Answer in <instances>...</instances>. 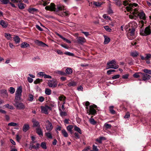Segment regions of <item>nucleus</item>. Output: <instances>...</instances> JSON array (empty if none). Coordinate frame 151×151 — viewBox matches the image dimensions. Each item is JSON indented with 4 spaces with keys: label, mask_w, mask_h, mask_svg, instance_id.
<instances>
[{
    "label": "nucleus",
    "mask_w": 151,
    "mask_h": 151,
    "mask_svg": "<svg viewBox=\"0 0 151 151\" xmlns=\"http://www.w3.org/2000/svg\"><path fill=\"white\" fill-rule=\"evenodd\" d=\"M38 45L41 46L43 47H45V46L47 45L45 43H43L41 41H38Z\"/></svg>",
    "instance_id": "49530a36"
},
{
    "label": "nucleus",
    "mask_w": 151,
    "mask_h": 151,
    "mask_svg": "<svg viewBox=\"0 0 151 151\" xmlns=\"http://www.w3.org/2000/svg\"><path fill=\"white\" fill-rule=\"evenodd\" d=\"M29 46V44L26 42H23L21 45V47L22 48H25Z\"/></svg>",
    "instance_id": "bb28decb"
},
{
    "label": "nucleus",
    "mask_w": 151,
    "mask_h": 151,
    "mask_svg": "<svg viewBox=\"0 0 151 151\" xmlns=\"http://www.w3.org/2000/svg\"><path fill=\"white\" fill-rule=\"evenodd\" d=\"M22 87L20 86L17 88L15 94L22 95Z\"/></svg>",
    "instance_id": "412c9836"
},
{
    "label": "nucleus",
    "mask_w": 151,
    "mask_h": 151,
    "mask_svg": "<svg viewBox=\"0 0 151 151\" xmlns=\"http://www.w3.org/2000/svg\"><path fill=\"white\" fill-rule=\"evenodd\" d=\"M137 25H135L132 27L129 28L127 32V36L129 39L132 40L135 37V29L136 28Z\"/></svg>",
    "instance_id": "20e7f679"
},
{
    "label": "nucleus",
    "mask_w": 151,
    "mask_h": 151,
    "mask_svg": "<svg viewBox=\"0 0 151 151\" xmlns=\"http://www.w3.org/2000/svg\"><path fill=\"white\" fill-rule=\"evenodd\" d=\"M65 72L66 74L67 75H72L73 72V71L71 68H67L66 69Z\"/></svg>",
    "instance_id": "6ab92c4d"
},
{
    "label": "nucleus",
    "mask_w": 151,
    "mask_h": 151,
    "mask_svg": "<svg viewBox=\"0 0 151 151\" xmlns=\"http://www.w3.org/2000/svg\"><path fill=\"white\" fill-rule=\"evenodd\" d=\"M130 0H125L123 2V4L124 5H127V4H129V6H127L126 7V9H127V7H132L133 9H135L134 8V7H136L138 5L136 3H133V4H129V3L130 2ZM129 12H130L131 13H132L131 11H129Z\"/></svg>",
    "instance_id": "0eeeda50"
},
{
    "label": "nucleus",
    "mask_w": 151,
    "mask_h": 151,
    "mask_svg": "<svg viewBox=\"0 0 151 151\" xmlns=\"http://www.w3.org/2000/svg\"><path fill=\"white\" fill-rule=\"evenodd\" d=\"M50 3V0H40V4L45 6Z\"/></svg>",
    "instance_id": "a211bd4d"
},
{
    "label": "nucleus",
    "mask_w": 151,
    "mask_h": 151,
    "mask_svg": "<svg viewBox=\"0 0 151 151\" xmlns=\"http://www.w3.org/2000/svg\"><path fill=\"white\" fill-rule=\"evenodd\" d=\"M45 136L48 138L51 139L52 137L51 134L50 132H47L45 134Z\"/></svg>",
    "instance_id": "ea45409f"
},
{
    "label": "nucleus",
    "mask_w": 151,
    "mask_h": 151,
    "mask_svg": "<svg viewBox=\"0 0 151 151\" xmlns=\"http://www.w3.org/2000/svg\"><path fill=\"white\" fill-rule=\"evenodd\" d=\"M0 24L4 28H6L8 26V22L3 20H1L0 21Z\"/></svg>",
    "instance_id": "4468645a"
},
{
    "label": "nucleus",
    "mask_w": 151,
    "mask_h": 151,
    "mask_svg": "<svg viewBox=\"0 0 151 151\" xmlns=\"http://www.w3.org/2000/svg\"><path fill=\"white\" fill-rule=\"evenodd\" d=\"M41 146L43 149H46L47 148L46 143L44 142H42L41 143Z\"/></svg>",
    "instance_id": "a18cd8bd"
},
{
    "label": "nucleus",
    "mask_w": 151,
    "mask_h": 151,
    "mask_svg": "<svg viewBox=\"0 0 151 151\" xmlns=\"http://www.w3.org/2000/svg\"><path fill=\"white\" fill-rule=\"evenodd\" d=\"M138 53L135 51H133L131 53V55L133 57H136L138 55Z\"/></svg>",
    "instance_id": "c756f323"
},
{
    "label": "nucleus",
    "mask_w": 151,
    "mask_h": 151,
    "mask_svg": "<svg viewBox=\"0 0 151 151\" xmlns=\"http://www.w3.org/2000/svg\"><path fill=\"white\" fill-rule=\"evenodd\" d=\"M44 98L42 96H40L39 97L38 99V101L40 102H42L44 100Z\"/></svg>",
    "instance_id": "4d7b16f0"
},
{
    "label": "nucleus",
    "mask_w": 151,
    "mask_h": 151,
    "mask_svg": "<svg viewBox=\"0 0 151 151\" xmlns=\"http://www.w3.org/2000/svg\"><path fill=\"white\" fill-rule=\"evenodd\" d=\"M93 4H94L96 6H101L102 4L103 3L101 2H93Z\"/></svg>",
    "instance_id": "58836bf2"
},
{
    "label": "nucleus",
    "mask_w": 151,
    "mask_h": 151,
    "mask_svg": "<svg viewBox=\"0 0 151 151\" xmlns=\"http://www.w3.org/2000/svg\"><path fill=\"white\" fill-rule=\"evenodd\" d=\"M24 5H25L22 3H20L18 4V6L19 9H23L24 8Z\"/></svg>",
    "instance_id": "473e14b6"
},
{
    "label": "nucleus",
    "mask_w": 151,
    "mask_h": 151,
    "mask_svg": "<svg viewBox=\"0 0 151 151\" xmlns=\"http://www.w3.org/2000/svg\"><path fill=\"white\" fill-rule=\"evenodd\" d=\"M119 65L116 64V63L114 60H112L108 62L107 64L106 69L110 68L116 69L118 68Z\"/></svg>",
    "instance_id": "423d86ee"
},
{
    "label": "nucleus",
    "mask_w": 151,
    "mask_h": 151,
    "mask_svg": "<svg viewBox=\"0 0 151 151\" xmlns=\"http://www.w3.org/2000/svg\"><path fill=\"white\" fill-rule=\"evenodd\" d=\"M151 33V30L150 29V27L148 26L146 27L145 29V31L143 32H140V34L143 36H146L149 35Z\"/></svg>",
    "instance_id": "6e6552de"
},
{
    "label": "nucleus",
    "mask_w": 151,
    "mask_h": 151,
    "mask_svg": "<svg viewBox=\"0 0 151 151\" xmlns=\"http://www.w3.org/2000/svg\"><path fill=\"white\" fill-rule=\"evenodd\" d=\"M33 123V127L34 128L38 126V122L35 119H33L32 120Z\"/></svg>",
    "instance_id": "393cba45"
},
{
    "label": "nucleus",
    "mask_w": 151,
    "mask_h": 151,
    "mask_svg": "<svg viewBox=\"0 0 151 151\" xmlns=\"http://www.w3.org/2000/svg\"><path fill=\"white\" fill-rule=\"evenodd\" d=\"M5 37L8 40H10L12 39L11 35L9 33H5Z\"/></svg>",
    "instance_id": "2f4dec72"
},
{
    "label": "nucleus",
    "mask_w": 151,
    "mask_h": 151,
    "mask_svg": "<svg viewBox=\"0 0 151 151\" xmlns=\"http://www.w3.org/2000/svg\"><path fill=\"white\" fill-rule=\"evenodd\" d=\"M28 81L29 83H31L32 82L33 80L32 78L29 77H28Z\"/></svg>",
    "instance_id": "0e129e2a"
},
{
    "label": "nucleus",
    "mask_w": 151,
    "mask_h": 151,
    "mask_svg": "<svg viewBox=\"0 0 151 151\" xmlns=\"http://www.w3.org/2000/svg\"><path fill=\"white\" fill-rule=\"evenodd\" d=\"M14 105L16 108L19 109H23L25 108V106L22 103H19L17 101H14Z\"/></svg>",
    "instance_id": "9d476101"
},
{
    "label": "nucleus",
    "mask_w": 151,
    "mask_h": 151,
    "mask_svg": "<svg viewBox=\"0 0 151 151\" xmlns=\"http://www.w3.org/2000/svg\"><path fill=\"white\" fill-rule=\"evenodd\" d=\"M33 96L32 94H29V95L28 100L29 101H32L33 100Z\"/></svg>",
    "instance_id": "09e8293b"
},
{
    "label": "nucleus",
    "mask_w": 151,
    "mask_h": 151,
    "mask_svg": "<svg viewBox=\"0 0 151 151\" xmlns=\"http://www.w3.org/2000/svg\"><path fill=\"white\" fill-rule=\"evenodd\" d=\"M143 72L149 74L151 75V70L148 69H144L143 70Z\"/></svg>",
    "instance_id": "5fc2aeb1"
},
{
    "label": "nucleus",
    "mask_w": 151,
    "mask_h": 151,
    "mask_svg": "<svg viewBox=\"0 0 151 151\" xmlns=\"http://www.w3.org/2000/svg\"><path fill=\"white\" fill-rule=\"evenodd\" d=\"M48 84L49 87L55 88L57 86V82L55 79H53L52 80L49 81Z\"/></svg>",
    "instance_id": "1a4fd4ad"
},
{
    "label": "nucleus",
    "mask_w": 151,
    "mask_h": 151,
    "mask_svg": "<svg viewBox=\"0 0 151 151\" xmlns=\"http://www.w3.org/2000/svg\"><path fill=\"white\" fill-rule=\"evenodd\" d=\"M38 135L41 137L43 136V132L41 129L38 127Z\"/></svg>",
    "instance_id": "8fccbe9b"
},
{
    "label": "nucleus",
    "mask_w": 151,
    "mask_h": 151,
    "mask_svg": "<svg viewBox=\"0 0 151 151\" xmlns=\"http://www.w3.org/2000/svg\"><path fill=\"white\" fill-rule=\"evenodd\" d=\"M13 39L16 44L20 42V38L18 36H15L13 38Z\"/></svg>",
    "instance_id": "b1692460"
},
{
    "label": "nucleus",
    "mask_w": 151,
    "mask_h": 151,
    "mask_svg": "<svg viewBox=\"0 0 151 151\" xmlns=\"http://www.w3.org/2000/svg\"><path fill=\"white\" fill-rule=\"evenodd\" d=\"M74 130L77 131L79 133L81 134L82 132L80 129L76 126H74Z\"/></svg>",
    "instance_id": "c9c22d12"
},
{
    "label": "nucleus",
    "mask_w": 151,
    "mask_h": 151,
    "mask_svg": "<svg viewBox=\"0 0 151 151\" xmlns=\"http://www.w3.org/2000/svg\"><path fill=\"white\" fill-rule=\"evenodd\" d=\"M52 126L51 123L48 121L46 122V128L47 130L51 131L52 129Z\"/></svg>",
    "instance_id": "f8f14e48"
},
{
    "label": "nucleus",
    "mask_w": 151,
    "mask_h": 151,
    "mask_svg": "<svg viewBox=\"0 0 151 151\" xmlns=\"http://www.w3.org/2000/svg\"><path fill=\"white\" fill-rule=\"evenodd\" d=\"M73 126L72 125H69L67 127V129L70 132H71L72 129L73 128Z\"/></svg>",
    "instance_id": "3c124183"
},
{
    "label": "nucleus",
    "mask_w": 151,
    "mask_h": 151,
    "mask_svg": "<svg viewBox=\"0 0 151 151\" xmlns=\"http://www.w3.org/2000/svg\"><path fill=\"white\" fill-rule=\"evenodd\" d=\"M30 128L28 124H24L22 128V130L24 132H27Z\"/></svg>",
    "instance_id": "dca6fc26"
},
{
    "label": "nucleus",
    "mask_w": 151,
    "mask_h": 151,
    "mask_svg": "<svg viewBox=\"0 0 151 151\" xmlns=\"http://www.w3.org/2000/svg\"><path fill=\"white\" fill-rule=\"evenodd\" d=\"M57 74L63 75H64L65 73L63 71H57L56 72Z\"/></svg>",
    "instance_id": "de8ad7c7"
},
{
    "label": "nucleus",
    "mask_w": 151,
    "mask_h": 151,
    "mask_svg": "<svg viewBox=\"0 0 151 151\" xmlns=\"http://www.w3.org/2000/svg\"><path fill=\"white\" fill-rule=\"evenodd\" d=\"M45 9L47 10L54 11L56 13L61 16H68L69 15V12L66 11L65 7L60 4L57 5L56 8L53 3H52L49 6H47L45 7Z\"/></svg>",
    "instance_id": "f257e3e1"
},
{
    "label": "nucleus",
    "mask_w": 151,
    "mask_h": 151,
    "mask_svg": "<svg viewBox=\"0 0 151 151\" xmlns=\"http://www.w3.org/2000/svg\"><path fill=\"white\" fill-rule=\"evenodd\" d=\"M104 138L103 137H101L99 139H97V141L99 143H101V140L103 139Z\"/></svg>",
    "instance_id": "69168bd1"
},
{
    "label": "nucleus",
    "mask_w": 151,
    "mask_h": 151,
    "mask_svg": "<svg viewBox=\"0 0 151 151\" xmlns=\"http://www.w3.org/2000/svg\"><path fill=\"white\" fill-rule=\"evenodd\" d=\"M93 116H91V118L90 119V121L91 123L93 124H96V122L92 118Z\"/></svg>",
    "instance_id": "603ef678"
},
{
    "label": "nucleus",
    "mask_w": 151,
    "mask_h": 151,
    "mask_svg": "<svg viewBox=\"0 0 151 151\" xmlns=\"http://www.w3.org/2000/svg\"><path fill=\"white\" fill-rule=\"evenodd\" d=\"M111 126L110 124H109L107 123H105L104 126V128L105 129H110L111 128Z\"/></svg>",
    "instance_id": "f704fd0d"
},
{
    "label": "nucleus",
    "mask_w": 151,
    "mask_h": 151,
    "mask_svg": "<svg viewBox=\"0 0 151 151\" xmlns=\"http://www.w3.org/2000/svg\"><path fill=\"white\" fill-rule=\"evenodd\" d=\"M129 113H127L124 116V118H128L129 117Z\"/></svg>",
    "instance_id": "338daca9"
},
{
    "label": "nucleus",
    "mask_w": 151,
    "mask_h": 151,
    "mask_svg": "<svg viewBox=\"0 0 151 151\" xmlns=\"http://www.w3.org/2000/svg\"><path fill=\"white\" fill-rule=\"evenodd\" d=\"M137 25V24L134 22L130 23L128 25H126L125 26V29L127 31V29L129 28H132V27H133L134 25Z\"/></svg>",
    "instance_id": "ddd939ff"
},
{
    "label": "nucleus",
    "mask_w": 151,
    "mask_h": 151,
    "mask_svg": "<svg viewBox=\"0 0 151 151\" xmlns=\"http://www.w3.org/2000/svg\"><path fill=\"white\" fill-rule=\"evenodd\" d=\"M134 78H139V77H142V80L144 81H146L148 80L150 78L151 76H134Z\"/></svg>",
    "instance_id": "aec40b11"
},
{
    "label": "nucleus",
    "mask_w": 151,
    "mask_h": 151,
    "mask_svg": "<svg viewBox=\"0 0 151 151\" xmlns=\"http://www.w3.org/2000/svg\"><path fill=\"white\" fill-rule=\"evenodd\" d=\"M4 106L5 107L10 109H14V107L12 106L11 105H9L8 104H5L4 105Z\"/></svg>",
    "instance_id": "79ce46f5"
},
{
    "label": "nucleus",
    "mask_w": 151,
    "mask_h": 151,
    "mask_svg": "<svg viewBox=\"0 0 151 151\" xmlns=\"http://www.w3.org/2000/svg\"><path fill=\"white\" fill-rule=\"evenodd\" d=\"M0 94L1 95V96H3L4 97L6 98L8 96V94L7 91L5 89H3L1 90Z\"/></svg>",
    "instance_id": "2eb2a0df"
},
{
    "label": "nucleus",
    "mask_w": 151,
    "mask_h": 151,
    "mask_svg": "<svg viewBox=\"0 0 151 151\" xmlns=\"http://www.w3.org/2000/svg\"><path fill=\"white\" fill-rule=\"evenodd\" d=\"M37 11V9L34 8H29L28 9V11L30 13L33 14L35 12Z\"/></svg>",
    "instance_id": "cd10ccee"
},
{
    "label": "nucleus",
    "mask_w": 151,
    "mask_h": 151,
    "mask_svg": "<svg viewBox=\"0 0 151 151\" xmlns=\"http://www.w3.org/2000/svg\"><path fill=\"white\" fill-rule=\"evenodd\" d=\"M45 93L47 95H50L51 94V90L47 88H46L45 91Z\"/></svg>",
    "instance_id": "72a5a7b5"
},
{
    "label": "nucleus",
    "mask_w": 151,
    "mask_h": 151,
    "mask_svg": "<svg viewBox=\"0 0 151 151\" xmlns=\"http://www.w3.org/2000/svg\"><path fill=\"white\" fill-rule=\"evenodd\" d=\"M127 9L129 11H131L132 13L135 17L138 16L139 18L143 20L146 19L145 13L142 12H139L137 8L133 9L132 7H127Z\"/></svg>",
    "instance_id": "f03ea898"
},
{
    "label": "nucleus",
    "mask_w": 151,
    "mask_h": 151,
    "mask_svg": "<svg viewBox=\"0 0 151 151\" xmlns=\"http://www.w3.org/2000/svg\"><path fill=\"white\" fill-rule=\"evenodd\" d=\"M90 104V103L88 101H86L85 103V106H86V109L89 115L91 114L95 115L96 114V109L97 108V106L93 104L88 106Z\"/></svg>",
    "instance_id": "7ed1b4c3"
},
{
    "label": "nucleus",
    "mask_w": 151,
    "mask_h": 151,
    "mask_svg": "<svg viewBox=\"0 0 151 151\" xmlns=\"http://www.w3.org/2000/svg\"><path fill=\"white\" fill-rule=\"evenodd\" d=\"M103 17L106 20H109L110 17L108 16H107L106 14H104L103 16Z\"/></svg>",
    "instance_id": "680f3d73"
},
{
    "label": "nucleus",
    "mask_w": 151,
    "mask_h": 151,
    "mask_svg": "<svg viewBox=\"0 0 151 151\" xmlns=\"http://www.w3.org/2000/svg\"><path fill=\"white\" fill-rule=\"evenodd\" d=\"M61 132L62 134L65 137H67L68 134L67 132L64 129L61 130Z\"/></svg>",
    "instance_id": "a878e982"
},
{
    "label": "nucleus",
    "mask_w": 151,
    "mask_h": 151,
    "mask_svg": "<svg viewBox=\"0 0 151 151\" xmlns=\"http://www.w3.org/2000/svg\"><path fill=\"white\" fill-rule=\"evenodd\" d=\"M113 106H111L109 107V110L111 113L112 114H114L115 113V111L113 109Z\"/></svg>",
    "instance_id": "c03bdc74"
},
{
    "label": "nucleus",
    "mask_w": 151,
    "mask_h": 151,
    "mask_svg": "<svg viewBox=\"0 0 151 151\" xmlns=\"http://www.w3.org/2000/svg\"><path fill=\"white\" fill-rule=\"evenodd\" d=\"M9 91L11 94H13L15 92V89L14 88L11 87L10 88Z\"/></svg>",
    "instance_id": "a19ab883"
},
{
    "label": "nucleus",
    "mask_w": 151,
    "mask_h": 151,
    "mask_svg": "<svg viewBox=\"0 0 151 151\" xmlns=\"http://www.w3.org/2000/svg\"><path fill=\"white\" fill-rule=\"evenodd\" d=\"M78 42L80 43L85 42H86V39L83 37H80L78 38Z\"/></svg>",
    "instance_id": "4be33fe9"
},
{
    "label": "nucleus",
    "mask_w": 151,
    "mask_h": 151,
    "mask_svg": "<svg viewBox=\"0 0 151 151\" xmlns=\"http://www.w3.org/2000/svg\"><path fill=\"white\" fill-rule=\"evenodd\" d=\"M49 109V107L48 106L45 107L41 106V109L42 112L45 114H47L48 113V111Z\"/></svg>",
    "instance_id": "f3484780"
},
{
    "label": "nucleus",
    "mask_w": 151,
    "mask_h": 151,
    "mask_svg": "<svg viewBox=\"0 0 151 151\" xmlns=\"http://www.w3.org/2000/svg\"><path fill=\"white\" fill-rule=\"evenodd\" d=\"M104 44H106L110 42V39L109 37L106 36L104 35Z\"/></svg>",
    "instance_id": "5701e85b"
},
{
    "label": "nucleus",
    "mask_w": 151,
    "mask_h": 151,
    "mask_svg": "<svg viewBox=\"0 0 151 151\" xmlns=\"http://www.w3.org/2000/svg\"><path fill=\"white\" fill-rule=\"evenodd\" d=\"M76 83L74 81H72L68 84V85L69 86H74L76 85Z\"/></svg>",
    "instance_id": "7c9ffc66"
},
{
    "label": "nucleus",
    "mask_w": 151,
    "mask_h": 151,
    "mask_svg": "<svg viewBox=\"0 0 151 151\" xmlns=\"http://www.w3.org/2000/svg\"><path fill=\"white\" fill-rule=\"evenodd\" d=\"M56 52L59 54L62 55L63 54V52L60 50H57Z\"/></svg>",
    "instance_id": "e2e57ef3"
},
{
    "label": "nucleus",
    "mask_w": 151,
    "mask_h": 151,
    "mask_svg": "<svg viewBox=\"0 0 151 151\" xmlns=\"http://www.w3.org/2000/svg\"><path fill=\"white\" fill-rule=\"evenodd\" d=\"M9 0H2L1 1L2 4H6L9 3Z\"/></svg>",
    "instance_id": "6e6d98bb"
},
{
    "label": "nucleus",
    "mask_w": 151,
    "mask_h": 151,
    "mask_svg": "<svg viewBox=\"0 0 151 151\" xmlns=\"http://www.w3.org/2000/svg\"><path fill=\"white\" fill-rule=\"evenodd\" d=\"M116 71L114 70H112L111 69L107 71V74L108 75L111 74L114 72H115Z\"/></svg>",
    "instance_id": "864d4df0"
},
{
    "label": "nucleus",
    "mask_w": 151,
    "mask_h": 151,
    "mask_svg": "<svg viewBox=\"0 0 151 151\" xmlns=\"http://www.w3.org/2000/svg\"><path fill=\"white\" fill-rule=\"evenodd\" d=\"M146 60H148L151 58V55L150 54H146L145 57Z\"/></svg>",
    "instance_id": "13d9d810"
},
{
    "label": "nucleus",
    "mask_w": 151,
    "mask_h": 151,
    "mask_svg": "<svg viewBox=\"0 0 151 151\" xmlns=\"http://www.w3.org/2000/svg\"><path fill=\"white\" fill-rule=\"evenodd\" d=\"M21 96L22 95H21L15 94V101H17L21 99Z\"/></svg>",
    "instance_id": "4c0bfd02"
},
{
    "label": "nucleus",
    "mask_w": 151,
    "mask_h": 151,
    "mask_svg": "<svg viewBox=\"0 0 151 151\" xmlns=\"http://www.w3.org/2000/svg\"><path fill=\"white\" fill-rule=\"evenodd\" d=\"M90 149V147H88L83 150L82 151H88Z\"/></svg>",
    "instance_id": "774afa93"
},
{
    "label": "nucleus",
    "mask_w": 151,
    "mask_h": 151,
    "mask_svg": "<svg viewBox=\"0 0 151 151\" xmlns=\"http://www.w3.org/2000/svg\"><path fill=\"white\" fill-rule=\"evenodd\" d=\"M8 125L10 126L15 127L18 126V124L17 123L12 122L9 123Z\"/></svg>",
    "instance_id": "e433bc0d"
},
{
    "label": "nucleus",
    "mask_w": 151,
    "mask_h": 151,
    "mask_svg": "<svg viewBox=\"0 0 151 151\" xmlns=\"http://www.w3.org/2000/svg\"><path fill=\"white\" fill-rule=\"evenodd\" d=\"M65 99L66 97L63 95L59 97V101H58V106L59 108H60L62 104H63L61 106V108L63 111H64L65 109L64 104L65 103Z\"/></svg>",
    "instance_id": "39448f33"
},
{
    "label": "nucleus",
    "mask_w": 151,
    "mask_h": 151,
    "mask_svg": "<svg viewBox=\"0 0 151 151\" xmlns=\"http://www.w3.org/2000/svg\"><path fill=\"white\" fill-rule=\"evenodd\" d=\"M60 45L61 46L65 48L68 49L69 48V47L68 46H67V45L65 44H60Z\"/></svg>",
    "instance_id": "bf43d9fd"
},
{
    "label": "nucleus",
    "mask_w": 151,
    "mask_h": 151,
    "mask_svg": "<svg viewBox=\"0 0 151 151\" xmlns=\"http://www.w3.org/2000/svg\"><path fill=\"white\" fill-rule=\"evenodd\" d=\"M104 27L106 31L108 32H111L112 31V29L110 28L108 26H106Z\"/></svg>",
    "instance_id": "37998d69"
},
{
    "label": "nucleus",
    "mask_w": 151,
    "mask_h": 151,
    "mask_svg": "<svg viewBox=\"0 0 151 151\" xmlns=\"http://www.w3.org/2000/svg\"><path fill=\"white\" fill-rule=\"evenodd\" d=\"M93 151H98V149L97 148V147L94 145H93Z\"/></svg>",
    "instance_id": "052dcab7"
},
{
    "label": "nucleus",
    "mask_w": 151,
    "mask_h": 151,
    "mask_svg": "<svg viewBox=\"0 0 151 151\" xmlns=\"http://www.w3.org/2000/svg\"><path fill=\"white\" fill-rule=\"evenodd\" d=\"M32 139V142L30 143V144L29 148L31 149L32 148L37 149L38 147V143H37L36 144V146H35L34 144L35 143V137L34 136H32L31 137Z\"/></svg>",
    "instance_id": "9b49d317"
},
{
    "label": "nucleus",
    "mask_w": 151,
    "mask_h": 151,
    "mask_svg": "<svg viewBox=\"0 0 151 151\" xmlns=\"http://www.w3.org/2000/svg\"><path fill=\"white\" fill-rule=\"evenodd\" d=\"M59 110L60 115L62 116L63 117L67 115V113L66 112L64 111H62L60 109H59Z\"/></svg>",
    "instance_id": "c85d7f7f"
}]
</instances>
